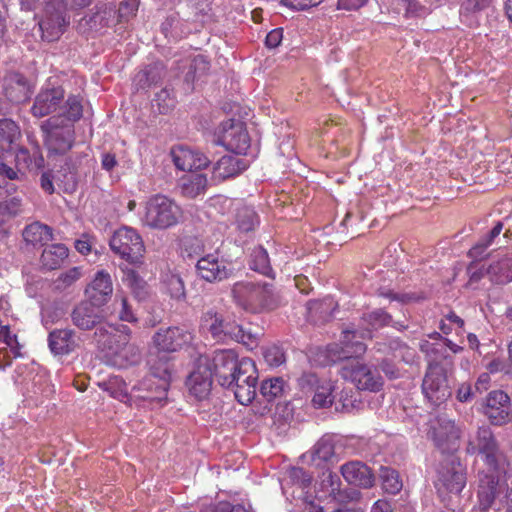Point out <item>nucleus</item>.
<instances>
[{
  "label": "nucleus",
  "mask_w": 512,
  "mask_h": 512,
  "mask_svg": "<svg viewBox=\"0 0 512 512\" xmlns=\"http://www.w3.org/2000/svg\"><path fill=\"white\" fill-rule=\"evenodd\" d=\"M149 374L131 391L124 395L132 406L154 409L163 406L167 401V392L172 377V364L166 354H150L148 358Z\"/></svg>",
  "instance_id": "nucleus-1"
},
{
  "label": "nucleus",
  "mask_w": 512,
  "mask_h": 512,
  "mask_svg": "<svg viewBox=\"0 0 512 512\" xmlns=\"http://www.w3.org/2000/svg\"><path fill=\"white\" fill-rule=\"evenodd\" d=\"M390 321L391 316L380 309L365 313L361 318L360 329L344 330L342 332L341 346L338 344L328 346L329 361L337 362L363 355L366 351V345L359 339H370L372 330L388 325Z\"/></svg>",
  "instance_id": "nucleus-2"
},
{
  "label": "nucleus",
  "mask_w": 512,
  "mask_h": 512,
  "mask_svg": "<svg viewBox=\"0 0 512 512\" xmlns=\"http://www.w3.org/2000/svg\"><path fill=\"white\" fill-rule=\"evenodd\" d=\"M130 329L126 325H113L103 322L97 327L94 339L100 349L110 355L127 358L131 355V363H136L140 358L139 349L130 344Z\"/></svg>",
  "instance_id": "nucleus-3"
},
{
  "label": "nucleus",
  "mask_w": 512,
  "mask_h": 512,
  "mask_svg": "<svg viewBox=\"0 0 512 512\" xmlns=\"http://www.w3.org/2000/svg\"><path fill=\"white\" fill-rule=\"evenodd\" d=\"M181 218L182 209L173 199L156 194L146 201L142 223L151 229L165 230L177 225Z\"/></svg>",
  "instance_id": "nucleus-4"
},
{
  "label": "nucleus",
  "mask_w": 512,
  "mask_h": 512,
  "mask_svg": "<svg viewBox=\"0 0 512 512\" xmlns=\"http://www.w3.org/2000/svg\"><path fill=\"white\" fill-rule=\"evenodd\" d=\"M111 250L130 263H138L142 259L145 246L138 232L130 227H121L110 238Z\"/></svg>",
  "instance_id": "nucleus-5"
},
{
  "label": "nucleus",
  "mask_w": 512,
  "mask_h": 512,
  "mask_svg": "<svg viewBox=\"0 0 512 512\" xmlns=\"http://www.w3.org/2000/svg\"><path fill=\"white\" fill-rule=\"evenodd\" d=\"M340 374L359 390L377 392L383 386V379L378 371L357 359L347 361L342 366Z\"/></svg>",
  "instance_id": "nucleus-6"
},
{
  "label": "nucleus",
  "mask_w": 512,
  "mask_h": 512,
  "mask_svg": "<svg viewBox=\"0 0 512 512\" xmlns=\"http://www.w3.org/2000/svg\"><path fill=\"white\" fill-rule=\"evenodd\" d=\"M422 391L425 397L433 404L440 405L452 395L446 370L439 363L428 364L422 382Z\"/></svg>",
  "instance_id": "nucleus-7"
},
{
  "label": "nucleus",
  "mask_w": 512,
  "mask_h": 512,
  "mask_svg": "<svg viewBox=\"0 0 512 512\" xmlns=\"http://www.w3.org/2000/svg\"><path fill=\"white\" fill-rule=\"evenodd\" d=\"M213 377L223 387H231L237 374L240 373L242 359H238L233 350H218L213 353L210 359Z\"/></svg>",
  "instance_id": "nucleus-8"
},
{
  "label": "nucleus",
  "mask_w": 512,
  "mask_h": 512,
  "mask_svg": "<svg viewBox=\"0 0 512 512\" xmlns=\"http://www.w3.org/2000/svg\"><path fill=\"white\" fill-rule=\"evenodd\" d=\"M257 379L258 372L255 363L249 358H242L240 373L235 377L233 385L229 387L240 404L248 405L254 400Z\"/></svg>",
  "instance_id": "nucleus-9"
},
{
  "label": "nucleus",
  "mask_w": 512,
  "mask_h": 512,
  "mask_svg": "<svg viewBox=\"0 0 512 512\" xmlns=\"http://www.w3.org/2000/svg\"><path fill=\"white\" fill-rule=\"evenodd\" d=\"M65 10L63 0H47L44 14L39 21L42 37L47 41H54L63 33L68 23L64 16Z\"/></svg>",
  "instance_id": "nucleus-10"
},
{
  "label": "nucleus",
  "mask_w": 512,
  "mask_h": 512,
  "mask_svg": "<svg viewBox=\"0 0 512 512\" xmlns=\"http://www.w3.org/2000/svg\"><path fill=\"white\" fill-rule=\"evenodd\" d=\"M234 270L232 263L220 257L217 252L204 255L196 263L198 276L211 283L230 278Z\"/></svg>",
  "instance_id": "nucleus-11"
},
{
  "label": "nucleus",
  "mask_w": 512,
  "mask_h": 512,
  "mask_svg": "<svg viewBox=\"0 0 512 512\" xmlns=\"http://www.w3.org/2000/svg\"><path fill=\"white\" fill-rule=\"evenodd\" d=\"M466 484L465 469L453 456H449L438 470L437 488L458 494Z\"/></svg>",
  "instance_id": "nucleus-12"
},
{
  "label": "nucleus",
  "mask_w": 512,
  "mask_h": 512,
  "mask_svg": "<svg viewBox=\"0 0 512 512\" xmlns=\"http://www.w3.org/2000/svg\"><path fill=\"white\" fill-rule=\"evenodd\" d=\"M213 373L208 357H200L187 379V387L195 398L205 399L212 387Z\"/></svg>",
  "instance_id": "nucleus-13"
},
{
  "label": "nucleus",
  "mask_w": 512,
  "mask_h": 512,
  "mask_svg": "<svg viewBox=\"0 0 512 512\" xmlns=\"http://www.w3.org/2000/svg\"><path fill=\"white\" fill-rule=\"evenodd\" d=\"M460 433V429L455 425L454 421L445 416H439L432 424L430 436L435 445L445 453L455 449Z\"/></svg>",
  "instance_id": "nucleus-14"
},
{
  "label": "nucleus",
  "mask_w": 512,
  "mask_h": 512,
  "mask_svg": "<svg viewBox=\"0 0 512 512\" xmlns=\"http://www.w3.org/2000/svg\"><path fill=\"white\" fill-rule=\"evenodd\" d=\"M191 340V333L181 327H169L167 329H160L153 336V342L160 353L177 351L189 344Z\"/></svg>",
  "instance_id": "nucleus-15"
},
{
  "label": "nucleus",
  "mask_w": 512,
  "mask_h": 512,
  "mask_svg": "<svg viewBox=\"0 0 512 512\" xmlns=\"http://www.w3.org/2000/svg\"><path fill=\"white\" fill-rule=\"evenodd\" d=\"M483 412L493 425L506 423L510 415L509 396L501 390L491 391L486 398Z\"/></svg>",
  "instance_id": "nucleus-16"
},
{
  "label": "nucleus",
  "mask_w": 512,
  "mask_h": 512,
  "mask_svg": "<svg viewBox=\"0 0 512 512\" xmlns=\"http://www.w3.org/2000/svg\"><path fill=\"white\" fill-rule=\"evenodd\" d=\"M113 293L111 276L105 270L98 271L85 289L89 302L96 307L105 305Z\"/></svg>",
  "instance_id": "nucleus-17"
},
{
  "label": "nucleus",
  "mask_w": 512,
  "mask_h": 512,
  "mask_svg": "<svg viewBox=\"0 0 512 512\" xmlns=\"http://www.w3.org/2000/svg\"><path fill=\"white\" fill-rule=\"evenodd\" d=\"M210 140L236 154H246L251 146L248 130H220V134L214 133Z\"/></svg>",
  "instance_id": "nucleus-18"
},
{
  "label": "nucleus",
  "mask_w": 512,
  "mask_h": 512,
  "mask_svg": "<svg viewBox=\"0 0 512 512\" xmlns=\"http://www.w3.org/2000/svg\"><path fill=\"white\" fill-rule=\"evenodd\" d=\"M476 441L477 443L469 442L467 452L471 454L479 452L485 455L487 464L495 468L497 465L498 446L492 431L488 427H480L477 431Z\"/></svg>",
  "instance_id": "nucleus-19"
},
{
  "label": "nucleus",
  "mask_w": 512,
  "mask_h": 512,
  "mask_svg": "<svg viewBox=\"0 0 512 512\" xmlns=\"http://www.w3.org/2000/svg\"><path fill=\"white\" fill-rule=\"evenodd\" d=\"M171 156L175 166L182 171L203 169L209 164L204 154L182 145L174 147Z\"/></svg>",
  "instance_id": "nucleus-20"
},
{
  "label": "nucleus",
  "mask_w": 512,
  "mask_h": 512,
  "mask_svg": "<svg viewBox=\"0 0 512 512\" xmlns=\"http://www.w3.org/2000/svg\"><path fill=\"white\" fill-rule=\"evenodd\" d=\"M232 294L238 305L244 309H253L263 304L265 287L249 282H238L234 284Z\"/></svg>",
  "instance_id": "nucleus-21"
},
{
  "label": "nucleus",
  "mask_w": 512,
  "mask_h": 512,
  "mask_svg": "<svg viewBox=\"0 0 512 512\" xmlns=\"http://www.w3.org/2000/svg\"><path fill=\"white\" fill-rule=\"evenodd\" d=\"M48 346L55 356L68 355L79 346L76 332L69 328L54 329L48 335Z\"/></svg>",
  "instance_id": "nucleus-22"
},
{
  "label": "nucleus",
  "mask_w": 512,
  "mask_h": 512,
  "mask_svg": "<svg viewBox=\"0 0 512 512\" xmlns=\"http://www.w3.org/2000/svg\"><path fill=\"white\" fill-rule=\"evenodd\" d=\"M64 98V91L60 86L45 87L37 95L32 107V113L36 117L46 116L57 110Z\"/></svg>",
  "instance_id": "nucleus-23"
},
{
  "label": "nucleus",
  "mask_w": 512,
  "mask_h": 512,
  "mask_svg": "<svg viewBox=\"0 0 512 512\" xmlns=\"http://www.w3.org/2000/svg\"><path fill=\"white\" fill-rule=\"evenodd\" d=\"M94 307L90 302H80L70 314L72 323L83 331L94 328L97 330V327L104 321L102 315Z\"/></svg>",
  "instance_id": "nucleus-24"
},
{
  "label": "nucleus",
  "mask_w": 512,
  "mask_h": 512,
  "mask_svg": "<svg viewBox=\"0 0 512 512\" xmlns=\"http://www.w3.org/2000/svg\"><path fill=\"white\" fill-rule=\"evenodd\" d=\"M343 478L352 485L370 488L374 484V476L370 468L360 461H350L341 466Z\"/></svg>",
  "instance_id": "nucleus-25"
},
{
  "label": "nucleus",
  "mask_w": 512,
  "mask_h": 512,
  "mask_svg": "<svg viewBox=\"0 0 512 512\" xmlns=\"http://www.w3.org/2000/svg\"><path fill=\"white\" fill-rule=\"evenodd\" d=\"M4 93L9 101L19 104L30 98L32 90L21 74L13 72L4 78Z\"/></svg>",
  "instance_id": "nucleus-26"
},
{
  "label": "nucleus",
  "mask_w": 512,
  "mask_h": 512,
  "mask_svg": "<svg viewBox=\"0 0 512 512\" xmlns=\"http://www.w3.org/2000/svg\"><path fill=\"white\" fill-rule=\"evenodd\" d=\"M220 330L221 334L217 336L216 340L224 342L233 340L248 347L256 345V336L254 334L227 318H223Z\"/></svg>",
  "instance_id": "nucleus-27"
},
{
  "label": "nucleus",
  "mask_w": 512,
  "mask_h": 512,
  "mask_svg": "<svg viewBox=\"0 0 512 512\" xmlns=\"http://www.w3.org/2000/svg\"><path fill=\"white\" fill-rule=\"evenodd\" d=\"M246 169L243 160L235 156H223L213 167V179L223 181L235 177Z\"/></svg>",
  "instance_id": "nucleus-28"
},
{
  "label": "nucleus",
  "mask_w": 512,
  "mask_h": 512,
  "mask_svg": "<svg viewBox=\"0 0 512 512\" xmlns=\"http://www.w3.org/2000/svg\"><path fill=\"white\" fill-rule=\"evenodd\" d=\"M207 186V177L202 173H190L182 176L179 180L181 194L191 199L204 194Z\"/></svg>",
  "instance_id": "nucleus-29"
},
{
  "label": "nucleus",
  "mask_w": 512,
  "mask_h": 512,
  "mask_svg": "<svg viewBox=\"0 0 512 512\" xmlns=\"http://www.w3.org/2000/svg\"><path fill=\"white\" fill-rule=\"evenodd\" d=\"M48 149L55 153H65L73 144L72 130H43Z\"/></svg>",
  "instance_id": "nucleus-30"
},
{
  "label": "nucleus",
  "mask_w": 512,
  "mask_h": 512,
  "mask_svg": "<svg viewBox=\"0 0 512 512\" xmlns=\"http://www.w3.org/2000/svg\"><path fill=\"white\" fill-rule=\"evenodd\" d=\"M162 291L170 299L176 302L186 300V289L183 279L179 274L168 272L162 277Z\"/></svg>",
  "instance_id": "nucleus-31"
},
{
  "label": "nucleus",
  "mask_w": 512,
  "mask_h": 512,
  "mask_svg": "<svg viewBox=\"0 0 512 512\" xmlns=\"http://www.w3.org/2000/svg\"><path fill=\"white\" fill-rule=\"evenodd\" d=\"M488 274L498 284L512 281V253L490 264Z\"/></svg>",
  "instance_id": "nucleus-32"
},
{
  "label": "nucleus",
  "mask_w": 512,
  "mask_h": 512,
  "mask_svg": "<svg viewBox=\"0 0 512 512\" xmlns=\"http://www.w3.org/2000/svg\"><path fill=\"white\" fill-rule=\"evenodd\" d=\"M68 256V249L63 244L47 246L41 255V262L44 267L54 270L60 267Z\"/></svg>",
  "instance_id": "nucleus-33"
},
{
  "label": "nucleus",
  "mask_w": 512,
  "mask_h": 512,
  "mask_svg": "<svg viewBox=\"0 0 512 512\" xmlns=\"http://www.w3.org/2000/svg\"><path fill=\"white\" fill-rule=\"evenodd\" d=\"M59 117L65 118L69 122H76L84 116H89L88 109H84L83 99L78 96H70L65 105L60 108Z\"/></svg>",
  "instance_id": "nucleus-34"
},
{
  "label": "nucleus",
  "mask_w": 512,
  "mask_h": 512,
  "mask_svg": "<svg viewBox=\"0 0 512 512\" xmlns=\"http://www.w3.org/2000/svg\"><path fill=\"white\" fill-rule=\"evenodd\" d=\"M24 240L33 245L43 244L51 241L53 238L52 229L39 222L28 225L23 231Z\"/></svg>",
  "instance_id": "nucleus-35"
},
{
  "label": "nucleus",
  "mask_w": 512,
  "mask_h": 512,
  "mask_svg": "<svg viewBox=\"0 0 512 512\" xmlns=\"http://www.w3.org/2000/svg\"><path fill=\"white\" fill-rule=\"evenodd\" d=\"M256 212L248 206H240L236 209L235 225L240 232L248 233L258 225Z\"/></svg>",
  "instance_id": "nucleus-36"
},
{
  "label": "nucleus",
  "mask_w": 512,
  "mask_h": 512,
  "mask_svg": "<svg viewBox=\"0 0 512 512\" xmlns=\"http://www.w3.org/2000/svg\"><path fill=\"white\" fill-rule=\"evenodd\" d=\"M313 460H320L323 462L332 461L335 458V445L334 439L330 435H324L314 445L312 451Z\"/></svg>",
  "instance_id": "nucleus-37"
},
{
  "label": "nucleus",
  "mask_w": 512,
  "mask_h": 512,
  "mask_svg": "<svg viewBox=\"0 0 512 512\" xmlns=\"http://www.w3.org/2000/svg\"><path fill=\"white\" fill-rule=\"evenodd\" d=\"M123 281L138 301H143L149 296L147 283L134 270H128Z\"/></svg>",
  "instance_id": "nucleus-38"
},
{
  "label": "nucleus",
  "mask_w": 512,
  "mask_h": 512,
  "mask_svg": "<svg viewBox=\"0 0 512 512\" xmlns=\"http://www.w3.org/2000/svg\"><path fill=\"white\" fill-rule=\"evenodd\" d=\"M340 486L341 481L337 474L330 471L322 474L320 488L323 493L322 496H328L335 500H340Z\"/></svg>",
  "instance_id": "nucleus-39"
},
{
  "label": "nucleus",
  "mask_w": 512,
  "mask_h": 512,
  "mask_svg": "<svg viewBox=\"0 0 512 512\" xmlns=\"http://www.w3.org/2000/svg\"><path fill=\"white\" fill-rule=\"evenodd\" d=\"M249 266L252 270L263 275H270L272 269L267 251L263 247H256L252 250Z\"/></svg>",
  "instance_id": "nucleus-40"
},
{
  "label": "nucleus",
  "mask_w": 512,
  "mask_h": 512,
  "mask_svg": "<svg viewBox=\"0 0 512 512\" xmlns=\"http://www.w3.org/2000/svg\"><path fill=\"white\" fill-rule=\"evenodd\" d=\"M176 105L174 94L167 88L161 89L156 93L153 101L152 108L157 110L159 114L169 113Z\"/></svg>",
  "instance_id": "nucleus-41"
},
{
  "label": "nucleus",
  "mask_w": 512,
  "mask_h": 512,
  "mask_svg": "<svg viewBox=\"0 0 512 512\" xmlns=\"http://www.w3.org/2000/svg\"><path fill=\"white\" fill-rule=\"evenodd\" d=\"M285 382L280 377L270 378L262 382L260 386L261 395L271 401L282 395Z\"/></svg>",
  "instance_id": "nucleus-42"
},
{
  "label": "nucleus",
  "mask_w": 512,
  "mask_h": 512,
  "mask_svg": "<svg viewBox=\"0 0 512 512\" xmlns=\"http://www.w3.org/2000/svg\"><path fill=\"white\" fill-rule=\"evenodd\" d=\"M333 385L324 382L316 388L312 403L316 408H325L333 403Z\"/></svg>",
  "instance_id": "nucleus-43"
},
{
  "label": "nucleus",
  "mask_w": 512,
  "mask_h": 512,
  "mask_svg": "<svg viewBox=\"0 0 512 512\" xmlns=\"http://www.w3.org/2000/svg\"><path fill=\"white\" fill-rule=\"evenodd\" d=\"M421 352H423L430 363H439L438 360H447L449 356L446 349L441 344L430 343L428 340H422L419 344Z\"/></svg>",
  "instance_id": "nucleus-44"
},
{
  "label": "nucleus",
  "mask_w": 512,
  "mask_h": 512,
  "mask_svg": "<svg viewBox=\"0 0 512 512\" xmlns=\"http://www.w3.org/2000/svg\"><path fill=\"white\" fill-rule=\"evenodd\" d=\"M223 318V315L213 309L206 311L201 318L202 326L210 332L214 339L221 334L220 328Z\"/></svg>",
  "instance_id": "nucleus-45"
},
{
  "label": "nucleus",
  "mask_w": 512,
  "mask_h": 512,
  "mask_svg": "<svg viewBox=\"0 0 512 512\" xmlns=\"http://www.w3.org/2000/svg\"><path fill=\"white\" fill-rule=\"evenodd\" d=\"M503 229V223L497 222L492 230L483 236L479 241L471 248L470 254L473 256L481 255L491 244L494 239L498 237Z\"/></svg>",
  "instance_id": "nucleus-46"
},
{
  "label": "nucleus",
  "mask_w": 512,
  "mask_h": 512,
  "mask_svg": "<svg viewBox=\"0 0 512 512\" xmlns=\"http://www.w3.org/2000/svg\"><path fill=\"white\" fill-rule=\"evenodd\" d=\"M83 276L82 269L80 267H73L69 270L62 272L54 284L56 289L58 290H66L71 287L74 283H76Z\"/></svg>",
  "instance_id": "nucleus-47"
},
{
  "label": "nucleus",
  "mask_w": 512,
  "mask_h": 512,
  "mask_svg": "<svg viewBox=\"0 0 512 512\" xmlns=\"http://www.w3.org/2000/svg\"><path fill=\"white\" fill-rule=\"evenodd\" d=\"M383 488L390 494H396L402 488V482L397 471L385 468L381 473Z\"/></svg>",
  "instance_id": "nucleus-48"
},
{
  "label": "nucleus",
  "mask_w": 512,
  "mask_h": 512,
  "mask_svg": "<svg viewBox=\"0 0 512 512\" xmlns=\"http://www.w3.org/2000/svg\"><path fill=\"white\" fill-rule=\"evenodd\" d=\"M496 487L493 480L488 481L487 486H480L478 491L479 504L481 509L486 510L490 508L495 500Z\"/></svg>",
  "instance_id": "nucleus-49"
},
{
  "label": "nucleus",
  "mask_w": 512,
  "mask_h": 512,
  "mask_svg": "<svg viewBox=\"0 0 512 512\" xmlns=\"http://www.w3.org/2000/svg\"><path fill=\"white\" fill-rule=\"evenodd\" d=\"M17 159L18 161L24 160L27 162V168L30 170H38L44 167V157L39 151H34L32 155H29L26 149H20Z\"/></svg>",
  "instance_id": "nucleus-50"
},
{
  "label": "nucleus",
  "mask_w": 512,
  "mask_h": 512,
  "mask_svg": "<svg viewBox=\"0 0 512 512\" xmlns=\"http://www.w3.org/2000/svg\"><path fill=\"white\" fill-rule=\"evenodd\" d=\"M115 305H119L118 315L120 320L130 323L137 321V317L135 316L127 297H116Z\"/></svg>",
  "instance_id": "nucleus-51"
},
{
  "label": "nucleus",
  "mask_w": 512,
  "mask_h": 512,
  "mask_svg": "<svg viewBox=\"0 0 512 512\" xmlns=\"http://www.w3.org/2000/svg\"><path fill=\"white\" fill-rule=\"evenodd\" d=\"M323 0H282L285 6L297 10H304L319 5Z\"/></svg>",
  "instance_id": "nucleus-52"
},
{
  "label": "nucleus",
  "mask_w": 512,
  "mask_h": 512,
  "mask_svg": "<svg viewBox=\"0 0 512 512\" xmlns=\"http://www.w3.org/2000/svg\"><path fill=\"white\" fill-rule=\"evenodd\" d=\"M266 361L273 366H279L284 362V354L279 348H271L265 352Z\"/></svg>",
  "instance_id": "nucleus-53"
},
{
  "label": "nucleus",
  "mask_w": 512,
  "mask_h": 512,
  "mask_svg": "<svg viewBox=\"0 0 512 512\" xmlns=\"http://www.w3.org/2000/svg\"><path fill=\"white\" fill-rule=\"evenodd\" d=\"M1 203L9 219L16 216L21 210V200L18 198H12Z\"/></svg>",
  "instance_id": "nucleus-54"
},
{
  "label": "nucleus",
  "mask_w": 512,
  "mask_h": 512,
  "mask_svg": "<svg viewBox=\"0 0 512 512\" xmlns=\"http://www.w3.org/2000/svg\"><path fill=\"white\" fill-rule=\"evenodd\" d=\"M1 203L9 219L16 216L21 210V200L18 198H12Z\"/></svg>",
  "instance_id": "nucleus-55"
},
{
  "label": "nucleus",
  "mask_w": 512,
  "mask_h": 512,
  "mask_svg": "<svg viewBox=\"0 0 512 512\" xmlns=\"http://www.w3.org/2000/svg\"><path fill=\"white\" fill-rule=\"evenodd\" d=\"M473 392L470 383H462L456 391V398L460 402H467L472 399Z\"/></svg>",
  "instance_id": "nucleus-56"
},
{
  "label": "nucleus",
  "mask_w": 512,
  "mask_h": 512,
  "mask_svg": "<svg viewBox=\"0 0 512 512\" xmlns=\"http://www.w3.org/2000/svg\"><path fill=\"white\" fill-rule=\"evenodd\" d=\"M10 348L15 354H17L19 349V343L17 340V336L15 334H11L9 326L6 327L5 340H4V349Z\"/></svg>",
  "instance_id": "nucleus-57"
},
{
  "label": "nucleus",
  "mask_w": 512,
  "mask_h": 512,
  "mask_svg": "<svg viewBox=\"0 0 512 512\" xmlns=\"http://www.w3.org/2000/svg\"><path fill=\"white\" fill-rule=\"evenodd\" d=\"M75 249L83 254L87 255L91 251V241L88 235H83L80 239L74 243Z\"/></svg>",
  "instance_id": "nucleus-58"
},
{
  "label": "nucleus",
  "mask_w": 512,
  "mask_h": 512,
  "mask_svg": "<svg viewBox=\"0 0 512 512\" xmlns=\"http://www.w3.org/2000/svg\"><path fill=\"white\" fill-rule=\"evenodd\" d=\"M281 40H282V30L274 29L267 34L266 45L269 48H275L281 43Z\"/></svg>",
  "instance_id": "nucleus-59"
},
{
  "label": "nucleus",
  "mask_w": 512,
  "mask_h": 512,
  "mask_svg": "<svg viewBox=\"0 0 512 512\" xmlns=\"http://www.w3.org/2000/svg\"><path fill=\"white\" fill-rule=\"evenodd\" d=\"M367 0H338V9L355 10L366 3Z\"/></svg>",
  "instance_id": "nucleus-60"
},
{
  "label": "nucleus",
  "mask_w": 512,
  "mask_h": 512,
  "mask_svg": "<svg viewBox=\"0 0 512 512\" xmlns=\"http://www.w3.org/2000/svg\"><path fill=\"white\" fill-rule=\"evenodd\" d=\"M214 512H247L242 505H231L228 502H222L217 505Z\"/></svg>",
  "instance_id": "nucleus-61"
},
{
  "label": "nucleus",
  "mask_w": 512,
  "mask_h": 512,
  "mask_svg": "<svg viewBox=\"0 0 512 512\" xmlns=\"http://www.w3.org/2000/svg\"><path fill=\"white\" fill-rule=\"evenodd\" d=\"M41 188L47 192L48 194H52L54 192V185L52 182V175L50 172H44L40 179Z\"/></svg>",
  "instance_id": "nucleus-62"
},
{
  "label": "nucleus",
  "mask_w": 512,
  "mask_h": 512,
  "mask_svg": "<svg viewBox=\"0 0 512 512\" xmlns=\"http://www.w3.org/2000/svg\"><path fill=\"white\" fill-rule=\"evenodd\" d=\"M0 175L4 176L10 180H18L20 179L18 171L8 166L7 164L0 162Z\"/></svg>",
  "instance_id": "nucleus-63"
},
{
  "label": "nucleus",
  "mask_w": 512,
  "mask_h": 512,
  "mask_svg": "<svg viewBox=\"0 0 512 512\" xmlns=\"http://www.w3.org/2000/svg\"><path fill=\"white\" fill-rule=\"evenodd\" d=\"M391 504L386 500H378L372 506L371 512H392Z\"/></svg>",
  "instance_id": "nucleus-64"
}]
</instances>
